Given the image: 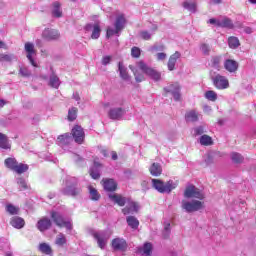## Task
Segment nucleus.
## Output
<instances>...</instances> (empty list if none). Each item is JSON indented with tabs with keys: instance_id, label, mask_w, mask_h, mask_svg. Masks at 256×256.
<instances>
[{
	"instance_id": "nucleus-1",
	"label": "nucleus",
	"mask_w": 256,
	"mask_h": 256,
	"mask_svg": "<svg viewBox=\"0 0 256 256\" xmlns=\"http://www.w3.org/2000/svg\"><path fill=\"white\" fill-rule=\"evenodd\" d=\"M131 71H133L135 80L137 83H141L145 81V76L143 74H139V70L142 71V73H145V75H148V77L152 78L153 81H159L161 79V73L157 72V70L147 66L145 62L139 61L136 64V67L129 66Z\"/></svg>"
},
{
	"instance_id": "nucleus-2",
	"label": "nucleus",
	"mask_w": 256,
	"mask_h": 256,
	"mask_svg": "<svg viewBox=\"0 0 256 256\" xmlns=\"http://www.w3.org/2000/svg\"><path fill=\"white\" fill-rule=\"evenodd\" d=\"M152 185L158 193H171L174 189H177V183L173 180H169L168 182H163L159 179H152Z\"/></svg>"
},
{
	"instance_id": "nucleus-3",
	"label": "nucleus",
	"mask_w": 256,
	"mask_h": 256,
	"mask_svg": "<svg viewBox=\"0 0 256 256\" xmlns=\"http://www.w3.org/2000/svg\"><path fill=\"white\" fill-rule=\"evenodd\" d=\"M63 195H71L75 197L81 193V188L77 187V178L68 177L66 179V186L62 189Z\"/></svg>"
},
{
	"instance_id": "nucleus-4",
	"label": "nucleus",
	"mask_w": 256,
	"mask_h": 256,
	"mask_svg": "<svg viewBox=\"0 0 256 256\" xmlns=\"http://www.w3.org/2000/svg\"><path fill=\"white\" fill-rule=\"evenodd\" d=\"M184 197L186 199H199L200 201H203L205 199V195L203 194V192L192 184L186 186V189L184 191Z\"/></svg>"
},
{
	"instance_id": "nucleus-5",
	"label": "nucleus",
	"mask_w": 256,
	"mask_h": 256,
	"mask_svg": "<svg viewBox=\"0 0 256 256\" xmlns=\"http://www.w3.org/2000/svg\"><path fill=\"white\" fill-rule=\"evenodd\" d=\"M92 237L97 241L98 247L100 249H105L107 247V241H109V234L105 230L91 232Z\"/></svg>"
},
{
	"instance_id": "nucleus-6",
	"label": "nucleus",
	"mask_w": 256,
	"mask_h": 256,
	"mask_svg": "<svg viewBox=\"0 0 256 256\" xmlns=\"http://www.w3.org/2000/svg\"><path fill=\"white\" fill-rule=\"evenodd\" d=\"M51 219L57 227H65L67 231H71L73 229V225L69 221H65L63 215L59 212L52 211L51 212Z\"/></svg>"
},
{
	"instance_id": "nucleus-7",
	"label": "nucleus",
	"mask_w": 256,
	"mask_h": 256,
	"mask_svg": "<svg viewBox=\"0 0 256 256\" xmlns=\"http://www.w3.org/2000/svg\"><path fill=\"white\" fill-rule=\"evenodd\" d=\"M182 209L186 211V213H195V211H199L203 209V202L199 200L189 201H182Z\"/></svg>"
},
{
	"instance_id": "nucleus-8",
	"label": "nucleus",
	"mask_w": 256,
	"mask_h": 256,
	"mask_svg": "<svg viewBox=\"0 0 256 256\" xmlns=\"http://www.w3.org/2000/svg\"><path fill=\"white\" fill-rule=\"evenodd\" d=\"M212 83L214 87H216V89L223 90L229 88V80L227 79V77L221 74H217L212 77Z\"/></svg>"
},
{
	"instance_id": "nucleus-9",
	"label": "nucleus",
	"mask_w": 256,
	"mask_h": 256,
	"mask_svg": "<svg viewBox=\"0 0 256 256\" xmlns=\"http://www.w3.org/2000/svg\"><path fill=\"white\" fill-rule=\"evenodd\" d=\"M70 135L72 139H74L75 143H78V145H81L83 141H85V131H83V127L79 125H75L72 128Z\"/></svg>"
},
{
	"instance_id": "nucleus-10",
	"label": "nucleus",
	"mask_w": 256,
	"mask_h": 256,
	"mask_svg": "<svg viewBox=\"0 0 256 256\" xmlns=\"http://www.w3.org/2000/svg\"><path fill=\"white\" fill-rule=\"evenodd\" d=\"M24 49L27 53L26 57L28 59V61L30 62L32 67H38L35 59H33V57H35V55H37V52L35 51V45L31 42H26L24 45Z\"/></svg>"
},
{
	"instance_id": "nucleus-11",
	"label": "nucleus",
	"mask_w": 256,
	"mask_h": 256,
	"mask_svg": "<svg viewBox=\"0 0 256 256\" xmlns=\"http://www.w3.org/2000/svg\"><path fill=\"white\" fill-rule=\"evenodd\" d=\"M165 93H171L174 101L181 100V86L178 83L170 84L164 88Z\"/></svg>"
},
{
	"instance_id": "nucleus-12",
	"label": "nucleus",
	"mask_w": 256,
	"mask_h": 256,
	"mask_svg": "<svg viewBox=\"0 0 256 256\" xmlns=\"http://www.w3.org/2000/svg\"><path fill=\"white\" fill-rule=\"evenodd\" d=\"M112 249L113 251H121V253H125L127 251V240L124 238H115L112 240Z\"/></svg>"
},
{
	"instance_id": "nucleus-13",
	"label": "nucleus",
	"mask_w": 256,
	"mask_h": 256,
	"mask_svg": "<svg viewBox=\"0 0 256 256\" xmlns=\"http://www.w3.org/2000/svg\"><path fill=\"white\" fill-rule=\"evenodd\" d=\"M139 211V204L135 201L129 199L126 203V206L122 209L123 215H135Z\"/></svg>"
},
{
	"instance_id": "nucleus-14",
	"label": "nucleus",
	"mask_w": 256,
	"mask_h": 256,
	"mask_svg": "<svg viewBox=\"0 0 256 256\" xmlns=\"http://www.w3.org/2000/svg\"><path fill=\"white\" fill-rule=\"evenodd\" d=\"M42 37L46 41H57V39H59V37H61V34H59V30L46 28L42 32Z\"/></svg>"
},
{
	"instance_id": "nucleus-15",
	"label": "nucleus",
	"mask_w": 256,
	"mask_h": 256,
	"mask_svg": "<svg viewBox=\"0 0 256 256\" xmlns=\"http://www.w3.org/2000/svg\"><path fill=\"white\" fill-rule=\"evenodd\" d=\"M85 31L87 33L92 31L91 39H99V37H101V26H99V23L87 24L85 26Z\"/></svg>"
},
{
	"instance_id": "nucleus-16",
	"label": "nucleus",
	"mask_w": 256,
	"mask_h": 256,
	"mask_svg": "<svg viewBox=\"0 0 256 256\" xmlns=\"http://www.w3.org/2000/svg\"><path fill=\"white\" fill-rule=\"evenodd\" d=\"M51 15L55 19L63 17V8H61V2L55 1L51 4Z\"/></svg>"
},
{
	"instance_id": "nucleus-17",
	"label": "nucleus",
	"mask_w": 256,
	"mask_h": 256,
	"mask_svg": "<svg viewBox=\"0 0 256 256\" xmlns=\"http://www.w3.org/2000/svg\"><path fill=\"white\" fill-rule=\"evenodd\" d=\"M109 199L119 205V207H125V204L131 199L127 197H123L121 194H109Z\"/></svg>"
},
{
	"instance_id": "nucleus-18",
	"label": "nucleus",
	"mask_w": 256,
	"mask_h": 256,
	"mask_svg": "<svg viewBox=\"0 0 256 256\" xmlns=\"http://www.w3.org/2000/svg\"><path fill=\"white\" fill-rule=\"evenodd\" d=\"M102 185L104 187V191H108L109 193H113V191H117V182H115L111 178L103 179Z\"/></svg>"
},
{
	"instance_id": "nucleus-19",
	"label": "nucleus",
	"mask_w": 256,
	"mask_h": 256,
	"mask_svg": "<svg viewBox=\"0 0 256 256\" xmlns=\"http://www.w3.org/2000/svg\"><path fill=\"white\" fill-rule=\"evenodd\" d=\"M199 115H201L199 113V111L192 109V110H188L185 113V121L186 123H197V121H199Z\"/></svg>"
},
{
	"instance_id": "nucleus-20",
	"label": "nucleus",
	"mask_w": 256,
	"mask_h": 256,
	"mask_svg": "<svg viewBox=\"0 0 256 256\" xmlns=\"http://www.w3.org/2000/svg\"><path fill=\"white\" fill-rule=\"evenodd\" d=\"M224 68L226 71H228V73H236V71L239 69V63L232 59H226L224 61Z\"/></svg>"
},
{
	"instance_id": "nucleus-21",
	"label": "nucleus",
	"mask_w": 256,
	"mask_h": 256,
	"mask_svg": "<svg viewBox=\"0 0 256 256\" xmlns=\"http://www.w3.org/2000/svg\"><path fill=\"white\" fill-rule=\"evenodd\" d=\"M71 141H73V136L70 133H65L57 138V144L62 148L67 147Z\"/></svg>"
},
{
	"instance_id": "nucleus-22",
	"label": "nucleus",
	"mask_w": 256,
	"mask_h": 256,
	"mask_svg": "<svg viewBox=\"0 0 256 256\" xmlns=\"http://www.w3.org/2000/svg\"><path fill=\"white\" fill-rule=\"evenodd\" d=\"M181 59V52L176 51L174 54H172L169 57L167 67L169 71H174L175 70V65H177V60Z\"/></svg>"
},
{
	"instance_id": "nucleus-23",
	"label": "nucleus",
	"mask_w": 256,
	"mask_h": 256,
	"mask_svg": "<svg viewBox=\"0 0 256 256\" xmlns=\"http://www.w3.org/2000/svg\"><path fill=\"white\" fill-rule=\"evenodd\" d=\"M110 119H121L125 115V110L123 108H112L108 113Z\"/></svg>"
},
{
	"instance_id": "nucleus-24",
	"label": "nucleus",
	"mask_w": 256,
	"mask_h": 256,
	"mask_svg": "<svg viewBox=\"0 0 256 256\" xmlns=\"http://www.w3.org/2000/svg\"><path fill=\"white\" fill-rule=\"evenodd\" d=\"M10 225L14 229H23L25 227V220L19 216H14L10 220Z\"/></svg>"
},
{
	"instance_id": "nucleus-25",
	"label": "nucleus",
	"mask_w": 256,
	"mask_h": 256,
	"mask_svg": "<svg viewBox=\"0 0 256 256\" xmlns=\"http://www.w3.org/2000/svg\"><path fill=\"white\" fill-rule=\"evenodd\" d=\"M51 219L49 218H42L37 223V229H39L41 232L47 231L48 229H51Z\"/></svg>"
},
{
	"instance_id": "nucleus-26",
	"label": "nucleus",
	"mask_w": 256,
	"mask_h": 256,
	"mask_svg": "<svg viewBox=\"0 0 256 256\" xmlns=\"http://www.w3.org/2000/svg\"><path fill=\"white\" fill-rule=\"evenodd\" d=\"M125 23H127V20L125 19V15L120 14L116 17L114 27L117 31L121 32L125 28Z\"/></svg>"
},
{
	"instance_id": "nucleus-27",
	"label": "nucleus",
	"mask_w": 256,
	"mask_h": 256,
	"mask_svg": "<svg viewBox=\"0 0 256 256\" xmlns=\"http://www.w3.org/2000/svg\"><path fill=\"white\" fill-rule=\"evenodd\" d=\"M218 27H221L222 29H233V27H235V24H233L232 19H229L228 17H223L220 19V22H218Z\"/></svg>"
},
{
	"instance_id": "nucleus-28",
	"label": "nucleus",
	"mask_w": 256,
	"mask_h": 256,
	"mask_svg": "<svg viewBox=\"0 0 256 256\" xmlns=\"http://www.w3.org/2000/svg\"><path fill=\"white\" fill-rule=\"evenodd\" d=\"M90 177L92 179H99L101 177V164L94 162L92 168H90Z\"/></svg>"
},
{
	"instance_id": "nucleus-29",
	"label": "nucleus",
	"mask_w": 256,
	"mask_h": 256,
	"mask_svg": "<svg viewBox=\"0 0 256 256\" xmlns=\"http://www.w3.org/2000/svg\"><path fill=\"white\" fill-rule=\"evenodd\" d=\"M153 251V244L146 242L144 243L143 247L138 248L137 253H140V255H151Z\"/></svg>"
},
{
	"instance_id": "nucleus-30",
	"label": "nucleus",
	"mask_w": 256,
	"mask_h": 256,
	"mask_svg": "<svg viewBox=\"0 0 256 256\" xmlns=\"http://www.w3.org/2000/svg\"><path fill=\"white\" fill-rule=\"evenodd\" d=\"M155 31H157V25H154L150 32L147 30H142L140 32V37L144 41H151V37L155 35Z\"/></svg>"
},
{
	"instance_id": "nucleus-31",
	"label": "nucleus",
	"mask_w": 256,
	"mask_h": 256,
	"mask_svg": "<svg viewBox=\"0 0 256 256\" xmlns=\"http://www.w3.org/2000/svg\"><path fill=\"white\" fill-rule=\"evenodd\" d=\"M118 71H119L120 77H121V79H123V81H130L131 77L129 76V73H127V68L124 67L122 62L118 63Z\"/></svg>"
},
{
	"instance_id": "nucleus-32",
	"label": "nucleus",
	"mask_w": 256,
	"mask_h": 256,
	"mask_svg": "<svg viewBox=\"0 0 256 256\" xmlns=\"http://www.w3.org/2000/svg\"><path fill=\"white\" fill-rule=\"evenodd\" d=\"M182 7H184L190 13H197V3L193 1L186 0L182 3Z\"/></svg>"
},
{
	"instance_id": "nucleus-33",
	"label": "nucleus",
	"mask_w": 256,
	"mask_h": 256,
	"mask_svg": "<svg viewBox=\"0 0 256 256\" xmlns=\"http://www.w3.org/2000/svg\"><path fill=\"white\" fill-rule=\"evenodd\" d=\"M126 223L134 231H136V229H139V220L135 216H128V217H126Z\"/></svg>"
},
{
	"instance_id": "nucleus-34",
	"label": "nucleus",
	"mask_w": 256,
	"mask_h": 256,
	"mask_svg": "<svg viewBox=\"0 0 256 256\" xmlns=\"http://www.w3.org/2000/svg\"><path fill=\"white\" fill-rule=\"evenodd\" d=\"M151 175H153V177H159V175H161V173H163V169L161 168V165L159 163H153L150 166L149 169Z\"/></svg>"
},
{
	"instance_id": "nucleus-35",
	"label": "nucleus",
	"mask_w": 256,
	"mask_h": 256,
	"mask_svg": "<svg viewBox=\"0 0 256 256\" xmlns=\"http://www.w3.org/2000/svg\"><path fill=\"white\" fill-rule=\"evenodd\" d=\"M0 149H11V143H9V138L3 133H0Z\"/></svg>"
},
{
	"instance_id": "nucleus-36",
	"label": "nucleus",
	"mask_w": 256,
	"mask_h": 256,
	"mask_svg": "<svg viewBox=\"0 0 256 256\" xmlns=\"http://www.w3.org/2000/svg\"><path fill=\"white\" fill-rule=\"evenodd\" d=\"M88 191L91 201H99V199H101V194H99V191H97L93 186H89Z\"/></svg>"
},
{
	"instance_id": "nucleus-37",
	"label": "nucleus",
	"mask_w": 256,
	"mask_h": 256,
	"mask_svg": "<svg viewBox=\"0 0 256 256\" xmlns=\"http://www.w3.org/2000/svg\"><path fill=\"white\" fill-rule=\"evenodd\" d=\"M19 162H17V159L15 158H7L4 161L5 167H7L8 169H10L11 171H15L17 165Z\"/></svg>"
},
{
	"instance_id": "nucleus-38",
	"label": "nucleus",
	"mask_w": 256,
	"mask_h": 256,
	"mask_svg": "<svg viewBox=\"0 0 256 256\" xmlns=\"http://www.w3.org/2000/svg\"><path fill=\"white\" fill-rule=\"evenodd\" d=\"M27 171H29V165L24 163H18L14 169V172L18 175H23V173H27Z\"/></svg>"
},
{
	"instance_id": "nucleus-39",
	"label": "nucleus",
	"mask_w": 256,
	"mask_h": 256,
	"mask_svg": "<svg viewBox=\"0 0 256 256\" xmlns=\"http://www.w3.org/2000/svg\"><path fill=\"white\" fill-rule=\"evenodd\" d=\"M55 244H56L58 247H63L64 245H67V238L65 237V234L59 233V234L56 236Z\"/></svg>"
},
{
	"instance_id": "nucleus-40",
	"label": "nucleus",
	"mask_w": 256,
	"mask_h": 256,
	"mask_svg": "<svg viewBox=\"0 0 256 256\" xmlns=\"http://www.w3.org/2000/svg\"><path fill=\"white\" fill-rule=\"evenodd\" d=\"M49 85L54 89H59V86L61 85V81L59 80V77H57V75L55 74H52L50 76Z\"/></svg>"
},
{
	"instance_id": "nucleus-41",
	"label": "nucleus",
	"mask_w": 256,
	"mask_h": 256,
	"mask_svg": "<svg viewBox=\"0 0 256 256\" xmlns=\"http://www.w3.org/2000/svg\"><path fill=\"white\" fill-rule=\"evenodd\" d=\"M39 251H41V253H44V255H52L53 254V250L51 249V246L47 243H41L39 245Z\"/></svg>"
},
{
	"instance_id": "nucleus-42",
	"label": "nucleus",
	"mask_w": 256,
	"mask_h": 256,
	"mask_svg": "<svg viewBox=\"0 0 256 256\" xmlns=\"http://www.w3.org/2000/svg\"><path fill=\"white\" fill-rule=\"evenodd\" d=\"M211 67L219 71L221 69V56H213L211 58Z\"/></svg>"
},
{
	"instance_id": "nucleus-43",
	"label": "nucleus",
	"mask_w": 256,
	"mask_h": 256,
	"mask_svg": "<svg viewBox=\"0 0 256 256\" xmlns=\"http://www.w3.org/2000/svg\"><path fill=\"white\" fill-rule=\"evenodd\" d=\"M228 45L230 49H237L241 43L239 42V38L232 36L228 38Z\"/></svg>"
},
{
	"instance_id": "nucleus-44",
	"label": "nucleus",
	"mask_w": 256,
	"mask_h": 256,
	"mask_svg": "<svg viewBox=\"0 0 256 256\" xmlns=\"http://www.w3.org/2000/svg\"><path fill=\"white\" fill-rule=\"evenodd\" d=\"M17 185L20 191H27L29 189V184H27V180L23 177L17 178Z\"/></svg>"
},
{
	"instance_id": "nucleus-45",
	"label": "nucleus",
	"mask_w": 256,
	"mask_h": 256,
	"mask_svg": "<svg viewBox=\"0 0 256 256\" xmlns=\"http://www.w3.org/2000/svg\"><path fill=\"white\" fill-rule=\"evenodd\" d=\"M200 144L209 147V145H213V139L209 135H202L200 137Z\"/></svg>"
},
{
	"instance_id": "nucleus-46",
	"label": "nucleus",
	"mask_w": 256,
	"mask_h": 256,
	"mask_svg": "<svg viewBox=\"0 0 256 256\" xmlns=\"http://www.w3.org/2000/svg\"><path fill=\"white\" fill-rule=\"evenodd\" d=\"M6 211L10 215H18L19 213V208L15 207L13 204H7L6 205Z\"/></svg>"
},
{
	"instance_id": "nucleus-47",
	"label": "nucleus",
	"mask_w": 256,
	"mask_h": 256,
	"mask_svg": "<svg viewBox=\"0 0 256 256\" xmlns=\"http://www.w3.org/2000/svg\"><path fill=\"white\" fill-rule=\"evenodd\" d=\"M149 51L151 53H157V52L165 51V45H163V44H154L153 46H151L149 48Z\"/></svg>"
},
{
	"instance_id": "nucleus-48",
	"label": "nucleus",
	"mask_w": 256,
	"mask_h": 256,
	"mask_svg": "<svg viewBox=\"0 0 256 256\" xmlns=\"http://www.w3.org/2000/svg\"><path fill=\"white\" fill-rule=\"evenodd\" d=\"M1 55H2V61H6V63L17 61V56L15 54H1Z\"/></svg>"
},
{
	"instance_id": "nucleus-49",
	"label": "nucleus",
	"mask_w": 256,
	"mask_h": 256,
	"mask_svg": "<svg viewBox=\"0 0 256 256\" xmlns=\"http://www.w3.org/2000/svg\"><path fill=\"white\" fill-rule=\"evenodd\" d=\"M75 119H77V108L76 107H72L68 111V120L69 121H75Z\"/></svg>"
},
{
	"instance_id": "nucleus-50",
	"label": "nucleus",
	"mask_w": 256,
	"mask_h": 256,
	"mask_svg": "<svg viewBox=\"0 0 256 256\" xmlns=\"http://www.w3.org/2000/svg\"><path fill=\"white\" fill-rule=\"evenodd\" d=\"M205 97L208 99V101H217V93L213 90L207 91L205 93Z\"/></svg>"
},
{
	"instance_id": "nucleus-51",
	"label": "nucleus",
	"mask_w": 256,
	"mask_h": 256,
	"mask_svg": "<svg viewBox=\"0 0 256 256\" xmlns=\"http://www.w3.org/2000/svg\"><path fill=\"white\" fill-rule=\"evenodd\" d=\"M231 159L233 163H242L243 162V156L237 152H233L231 154Z\"/></svg>"
},
{
	"instance_id": "nucleus-52",
	"label": "nucleus",
	"mask_w": 256,
	"mask_h": 256,
	"mask_svg": "<svg viewBox=\"0 0 256 256\" xmlns=\"http://www.w3.org/2000/svg\"><path fill=\"white\" fill-rule=\"evenodd\" d=\"M203 133H205V127H203V126H197L192 129V134L194 135V137L203 135Z\"/></svg>"
},
{
	"instance_id": "nucleus-53",
	"label": "nucleus",
	"mask_w": 256,
	"mask_h": 256,
	"mask_svg": "<svg viewBox=\"0 0 256 256\" xmlns=\"http://www.w3.org/2000/svg\"><path fill=\"white\" fill-rule=\"evenodd\" d=\"M19 74L22 77H31V70H29L27 67H20Z\"/></svg>"
},
{
	"instance_id": "nucleus-54",
	"label": "nucleus",
	"mask_w": 256,
	"mask_h": 256,
	"mask_svg": "<svg viewBox=\"0 0 256 256\" xmlns=\"http://www.w3.org/2000/svg\"><path fill=\"white\" fill-rule=\"evenodd\" d=\"M200 50L202 51L203 55H209V53H211V46L203 43L200 45Z\"/></svg>"
},
{
	"instance_id": "nucleus-55",
	"label": "nucleus",
	"mask_w": 256,
	"mask_h": 256,
	"mask_svg": "<svg viewBox=\"0 0 256 256\" xmlns=\"http://www.w3.org/2000/svg\"><path fill=\"white\" fill-rule=\"evenodd\" d=\"M131 56L134 57L135 59H138V57H141V49L139 47H132L131 49Z\"/></svg>"
},
{
	"instance_id": "nucleus-56",
	"label": "nucleus",
	"mask_w": 256,
	"mask_h": 256,
	"mask_svg": "<svg viewBox=\"0 0 256 256\" xmlns=\"http://www.w3.org/2000/svg\"><path fill=\"white\" fill-rule=\"evenodd\" d=\"M118 33H120L119 30H117V28L113 29V28H108L107 32H106V37H113V35H117Z\"/></svg>"
},
{
	"instance_id": "nucleus-57",
	"label": "nucleus",
	"mask_w": 256,
	"mask_h": 256,
	"mask_svg": "<svg viewBox=\"0 0 256 256\" xmlns=\"http://www.w3.org/2000/svg\"><path fill=\"white\" fill-rule=\"evenodd\" d=\"M169 233H171V224L167 223L164 227L163 235L165 238L169 237Z\"/></svg>"
},
{
	"instance_id": "nucleus-58",
	"label": "nucleus",
	"mask_w": 256,
	"mask_h": 256,
	"mask_svg": "<svg viewBox=\"0 0 256 256\" xmlns=\"http://www.w3.org/2000/svg\"><path fill=\"white\" fill-rule=\"evenodd\" d=\"M157 61H165L167 59V54L164 52H160L156 54Z\"/></svg>"
},
{
	"instance_id": "nucleus-59",
	"label": "nucleus",
	"mask_w": 256,
	"mask_h": 256,
	"mask_svg": "<svg viewBox=\"0 0 256 256\" xmlns=\"http://www.w3.org/2000/svg\"><path fill=\"white\" fill-rule=\"evenodd\" d=\"M113 57L111 56H103L102 58V65L106 66L109 65V63H111Z\"/></svg>"
},
{
	"instance_id": "nucleus-60",
	"label": "nucleus",
	"mask_w": 256,
	"mask_h": 256,
	"mask_svg": "<svg viewBox=\"0 0 256 256\" xmlns=\"http://www.w3.org/2000/svg\"><path fill=\"white\" fill-rule=\"evenodd\" d=\"M204 162L206 163V165H211V163H213V156L211 154H207L204 157Z\"/></svg>"
},
{
	"instance_id": "nucleus-61",
	"label": "nucleus",
	"mask_w": 256,
	"mask_h": 256,
	"mask_svg": "<svg viewBox=\"0 0 256 256\" xmlns=\"http://www.w3.org/2000/svg\"><path fill=\"white\" fill-rule=\"evenodd\" d=\"M208 23H210V25H215V27H219L220 19L211 18L208 20Z\"/></svg>"
},
{
	"instance_id": "nucleus-62",
	"label": "nucleus",
	"mask_w": 256,
	"mask_h": 256,
	"mask_svg": "<svg viewBox=\"0 0 256 256\" xmlns=\"http://www.w3.org/2000/svg\"><path fill=\"white\" fill-rule=\"evenodd\" d=\"M203 111H204V113H211V106L205 105L203 107Z\"/></svg>"
},
{
	"instance_id": "nucleus-63",
	"label": "nucleus",
	"mask_w": 256,
	"mask_h": 256,
	"mask_svg": "<svg viewBox=\"0 0 256 256\" xmlns=\"http://www.w3.org/2000/svg\"><path fill=\"white\" fill-rule=\"evenodd\" d=\"M117 159H118L117 152L112 151V160L117 161Z\"/></svg>"
},
{
	"instance_id": "nucleus-64",
	"label": "nucleus",
	"mask_w": 256,
	"mask_h": 256,
	"mask_svg": "<svg viewBox=\"0 0 256 256\" xmlns=\"http://www.w3.org/2000/svg\"><path fill=\"white\" fill-rule=\"evenodd\" d=\"M73 99H75V101H80L81 97H79V93H74L73 94Z\"/></svg>"
}]
</instances>
